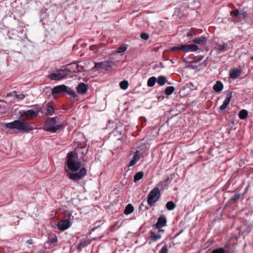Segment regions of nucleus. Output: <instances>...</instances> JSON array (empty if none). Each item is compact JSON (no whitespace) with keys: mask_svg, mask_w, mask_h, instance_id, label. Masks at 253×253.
I'll use <instances>...</instances> for the list:
<instances>
[{"mask_svg":"<svg viewBox=\"0 0 253 253\" xmlns=\"http://www.w3.org/2000/svg\"><path fill=\"white\" fill-rule=\"evenodd\" d=\"M63 126L62 124L56 121V118L53 117L49 119L46 124L43 126V128L46 131L55 133Z\"/></svg>","mask_w":253,"mask_h":253,"instance_id":"obj_3","label":"nucleus"},{"mask_svg":"<svg viewBox=\"0 0 253 253\" xmlns=\"http://www.w3.org/2000/svg\"><path fill=\"white\" fill-rule=\"evenodd\" d=\"M4 126L6 128L16 129L20 132L27 131L33 129V126L30 124L25 122L23 119L4 123Z\"/></svg>","mask_w":253,"mask_h":253,"instance_id":"obj_2","label":"nucleus"},{"mask_svg":"<svg viewBox=\"0 0 253 253\" xmlns=\"http://www.w3.org/2000/svg\"><path fill=\"white\" fill-rule=\"evenodd\" d=\"M120 60L114 61V58H111L108 61L96 63L94 68L98 70H103L105 71H110L113 66L116 65Z\"/></svg>","mask_w":253,"mask_h":253,"instance_id":"obj_4","label":"nucleus"},{"mask_svg":"<svg viewBox=\"0 0 253 253\" xmlns=\"http://www.w3.org/2000/svg\"><path fill=\"white\" fill-rule=\"evenodd\" d=\"M128 86V83L127 81L125 80L123 81H122L120 83V86L121 89L123 90H126Z\"/></svg>","mask_w":253,"mask_h":253,"instance_id":"obj_29","label":"nucleus"},{"mask_svg":"<svg viewBox=\"0 0 253 253\" xmlns=\"http://www.w3.org/2000/svg\"><path fill=\"white\" fill-rule=\"evenodd\" d=\"M65 92L74 98L77 97V94L75 91L73 89H71L68 86H67V89L66 90Z\"/></svg>","mask_w":253,"mask_h":253,"instance_id":"obj_30","label":"nucleus"},{"mask_svg":"<svg viewBox=\"0 0 253 253\" xmlns=\"http://www.w3.org/2000/svg\"><path fill=\"white\" fill-rule=\"evenodd\" d=\"M161 193L158 188H155L148 196L147 202L149 206H152L160 198Z\"/></svg>","mask_w":253,"mask_h":253,"instance_id":"obj_6","label":"nucleus"},{"mask_svg":"<svg viewBox=\"0 0 253 253\" xmlns=\"http://www.w3.org/2000/svg\"><path fill=\"white\" fill-rule=\"evenodd\" d=\"M166 219L164 216H160L156 224V226L157 228H160L164 227L166 224Z\"/></svg>","mask_w":253,"mask_h":253,"instance_id":"obj_15","label":"nucleus"},{"mask_svg":"<svg viewBox=\"0 0 253 253\" xmlns=\"http://www.w3.org/2000/svg\"><path fill=\"white\" fill-rule=\"evenodd\" d=\"M203 56H196L195 58H194V61L197 62V61H201L203 59Z\"/></svg>","mask_w":253,"mask_h":253,"instance_id":"obj_39","label":"nucleus"},{"mask_svg":"<svg viewBox=\"0 0 253 253\" xmlns=\"http://www.w3.org/2000/svg\"><path fill=\"white\" fill-rule=\"evenodd\" d=\"M214 48L219 52H223L228 49L229 45L227 43H224L223 44L216 43L214 45Z\"/></svg>","mask_w":253,"mask_h":253,"instance_id":"obj_11","label":"nucleus"},{"mask_svg":"<svg viewBox=\"0 0 253 253\" xmlns=\"http://www.w3.org/2000/svg\"><path fill=\"white\" fill-rule=\"evenodd\" d=\"M38 114V112L37 111H35L33 110H29L21 113L20 117L25 121V120H30L36 117Z\"/></svg>","mask_w":253,"mask_h":253,"instance_id":"obj_8","label":"nucleus"},{"mask_svg":"<svg viewBox=\"0 0 253 253\" xmlns=\"http://www.w3.org/2000/svg\"><path fill=\"white\" fill-rule=\"evenodd\" d=\"M10 96V94H6V97H7V96Z\"/></svg>","mask_w":253,"mask_h":253,"instance_id":"obj_45","label":"nucleus"},{"mask_svg":"<svg viewBox=\"0 0 253 253\" xmlns=\"http://www.w3.org/2000/svg\"><path fill=\"white\" fill-rule=\"evenodd\" d=\"M82 149H83V148H82V147L80 148L78 150V151L81 150H82Z\"/></svg>","mask_w":253,"mask_h":253,"instance_id":"obj_43","label":"nucleus"},{"mask_svg":"<svg viewBox=\"0 0 253 253\" xmlns=\"http://www.w3.org/2000/svg\"><path fill=\"white\" fill-rule=\"evenodd\" d=\"M15 97L16 99H17L18 100H22L24 98L25 95L23 94H15Z\"/></svg>","mask_w":253,"mask_h":253,"instance_id":"obj_37","label":"nucleus"},{"mask_svg":"<svg viewBox=\"0 0 253 253\" xmlns=\"http://www.w3.org/2000/svg\"><path fill=\"white\" fill-rule=\"evenodd\" d=\"M166 207L168 210L171 211L175 208V205L173 202L169 201L166 204Z\"/></svg>","mask_w":253,"mask_h":253,"instance_id":"obj_28","label":"nucleus"},{"mask_svg":"<svg viewBox=\"0 0 253 253\" xmlns=\"http://www.w3.org/2000/svg\"><path fill=\"white\" fill-rule=\"evenodd\" d=\"M242 73V70L240 69H233L230 73L231 78L235 79L239 77Z\"/></svg>","mask_w":253,"mask_h":253,"instance_id":"obj_14","label":"nucleus"},{"mask_svg":"<svg viewBox=\"0 0 253 253\" xmlns=\"http://www.w3.org/2000/svg\"><path fill=\"white\" fill-rule=\"evenodd\" d=\"M77 90L79 93L84 94L87 90V86L84 83H80L77 88Z\"/></svg>","mask_w":253,"mask_h":253,"instance_id":"obj_13","label":"nucleus"},{"mask_svg":"<svg viewBox=\"0 0 253 253\" xmlns=\"http://www.w3.org/2000/svg\"><path fill=\"white\" fill-rule=\"evenodd\" d=\"M65 70L67 73H74L81 72L83 70V67L76 63H72L67 65Z\"/></svg>","mask_w":253,"mask_h":253,"instance_id":"obj_9","label":"nucleus"},{"mask_svg":"<svg viewBox=\"0 0 253 253\" xmlns=\"http://www.w3.org/2000/svg\"><path fill=\"white\" fill-rule=\"evenodd\" d=\"M65 216L67 217L66 220L69 221L70 223H71V221H73L74 219V216L72 215V214L70 212H68L66 213Z\"/></svg>","mask_w":253,"mask_h":253,"instance_id":"obj_31","label":"nucleus"},{"mask_svg":"<svg viewBox=\"0 0 253 253\" xmlns=\"http://www.w3.org/2000/svg\"><path fill=\"white\" fill-rule=\"evenodd\" d=\"M161 231H163V230L159 229L157 233L154 232L151 233V237L153 241H156L161 238V235L160 233Z\"/></svg>","mask_w":253,"mask_h":253,"instance_id":"obj_20","label":"nucleus"},{"mask_svg":"<svg viewBox=\"0 0 253 253\" xmlns=\"http://www.w3.org/2000/svg\"><path fill=\"white\" fill-rule=\"evenodd\" d=\"M65 171L67 176L73 181H78L84 178L86 174L87 170L82 168V163L76 152L71 151L67 154Z\"/></svg>","mask_w":253,"mask_h":253,"instance_id":"obj_1","label":"nucleus"},{"mask_svg":"<svg viewBox=\"0 0 253 253\" xmlns=\"http://www.w3.org/2000/svg\"><path fill=\"white\" fill-rule=\"evenodd\" d=\"M141 38L144 40H147L149 38V35L145 33H143L140 35Z\"/></svg>","mask_w":253,"mask_h":253,"instance_id":"obj_35","label":"nucleus"},{"mask_svg":"<svg viewBox=\"0 0 253 253\" xmlns=\"http://www.w3.org/2000/svg\"><path fill=\"white\" fill-rule=\"evenodd\" d=\"M47 112L49 115H52L54 114L55 110L52 106L50 105L47 108Z\"/></svg>","mask_w":253,"mask_h":253,"instance_id":"obj_32","label":"nucleus"},{"mask_svg":"<svg viewBox=\"0 0 253 253\" xmlns=\"http://www.w3.org/2000/svg\"><path fill=\"white\" fill-rule=\"evenodd\" d=\"M239 14V11L238 10H235L234 11H232L230 12V15L232 16H236Z\"/></svg>","mask_w":253,"mask_h":253,"instance_id":"obj_38","label":"nucleus"},{"mask_svg":"<svg viewBox=\"0 0 253 253\" xmlns=\"http://www.w3.org/2000/svg\"><path fill=\"white\" fill-rule=\"evenodd\" d=\"M67 89V86L64 84L57 85L53 88L52 93L53 94H55L62 92H65Z\"/></svg>","mask_w":253,"mask_h":253,"instance_id":"obj_12","label":"nucleus"},{"mask_svg":"<svg viewBox=\"0 0 253 253\" xmlns=\"http://www.w3.org/2000/svg\"><path fill=\"white\" fill-rule=\"evenodd\" d=\"M232 97V93L231 92H229L227 93L226 98L223 101V103L226 104V105L228 106L229 104L231 98Z\"/></svg>","mask_w":253,"mask_h":253,"instance_id":"obj_24","label":"nucleus"},{"mask_svg":"<svg viewBox=\"0 0 253 253\" xmlns=\"http://www.w3.org/2000/svg\"><path fill=\"white\" fill-rule=\"evenodd\" d=\"M251 59L252 60H253V55L251 57Z\"/></svg>","mask_w":253,"mask_h":253,"instance_id":"obj_44","label":"nucleus"},{"mask_svg":"<svg viewBox=\"0 0 253 253\" xmlns=\"http://www.w3.org/2000/svg\"><path fill=\"white\" fill-rule=\"evenodd\" d=\"M57 242V238L55 237V238H53L52 239V242H55L56 243Z\"/></svg>","mask_w":253,"mask_h":253,"instance_id":"obj_41","label":"nucleus"},{"mask_svg":"<svg viewBox=\"0 0 253 253\" xmlns=\"http://www.w3.org/2000/svg\"><path fill=\"white\" fill-rule=\"evenodd\" d=\"M223 88V85L220 81H217L213 85V89L216 92H220Z\"/></svg>","mask_w":253,"mask_h":253,"instance_id":"obj_19","label":"nucleus"},{"mask_svg":"<svg viewBox=\"0 0 253 253\" xmlns=\"http://www.w3.org/2000/svg\"><path fill=\"white\" fill-rule=\"evenodd\" d=\"M68 76L65 70H58L50 74L48 78L51 80L58 81L66 78Z\"/></svg>","mask_w":253,"mask_h":253,"instance_id":"obj_7","label":"nucleus"},{"mask_svg":"<svg viewBox=\"0 0 253 253\" xmlns=\"http://www.w3.org/2000/svg\"><path fill=\"white\" fill-rule=\"evenodd\" d=\"M195 35L196 34L195 32H194L192 30H190L187 32V37L188 38H191Z\"/></svg>","mask_w":253,"mask_h":253,"instance_id":"obj_36","label":"nucleus"},{"mask_svg":"<svg viewBox=\"0 0 253 253\" xmlns=\"http://www.w3.org/2000/svg\"><path fill=\"white\" fill-rule=\"evenodd\" d=\"M127 45L126 44H122L117 48L116 50L114 52V54L117 53L123 55L127 50Z\"/></svg>","mask_w":253,"mask_h":253,"instance_id":"obj_18","label":"nucleus"},{"mask_svg":"<svg viewBox=\"0 0 253 253\" xmlns=\"http://www.w3.org/2000/svg\"><path fill=\"white\" fill-rule=\"evenodd\" d=\"M133 211V207L131 204H129L126 206L125 209L124 213L126 215H128L131 213Z\"/></svg>","mask_w":253,"mask_h":253,"instance_id":"obj_21","label":"nucleus"},{"mask_svg":"<svg viewBox=\"0 0 253 253\" xmlns=\"http://www.w3.org/2000/svg\"><path fill=\"white\" fill-rule=\"evenodd\" d=\"M248 115V112L247 110L243 109L239 113V117L240 119H245Z\"/></svg>","mask_w":253,"mask_h":253,"instance_id":"obj_22","label":"nucleus"},{"mask_svg":"<svg viewBox=\"0 0 253 253\" xmlns=\"http://www.w3.org/2000/svg\"><path fill=\"white\" fill-rule=\"evenodd\" d=\"M227 106L226 105V104L223 103V104L220 106V109L221 110H223L227 107Z\"/></svg>","mask_w":253,"mask_h":253,"instance_id":"obj_40","label":"nucleus"},{"mask_svg":"<svg viewBox=\"0 0 253 253\" xmlns=\"http://www.w3.org/2000/svg\"><path fill=\"white\" fill-rule=\"evenodd\" d=\"M198 46L194 44L178 45L169 48L171 51L181 50L185 52H194L198 50Z\"/></svg>","mask_w":253,"mask_h":253,"instance_id":"obj_5","label":"nucleus"},{"mask_svg":"<svg viewBox=\"0 0 253 253\" xmlns=\"http://www.w3.org/2000/svg\"><path fill=\"white\" fill-rule=\"evenodd\" d=\"M140 159L139 152L138 151H136L134 155L133 156L132 159L130 161L129 167H131L134 165Z\"/></svg>","mask_w":253,"mask_h":253,"instance_id":"obj_16","label":"nucleus"},{"mask_svg":"<svg viewBox=\"0 0 253 253\" xmlns=\"http://www.w3.org/2000/svg\"><path fill=\"white\" fill-rule=\"evenodd\" d=\"M156 82V78L155 77L150 78L147 82V85L149 87L153 86Z\"/></svg>","mask_w":253,"mask_h":253,"instance_id":"obj_25","label":"nucleus"},{"mask_svg":"<svg viewBox=\"0 0 253 253\" xmlns=\"http://www.w3.org/2000/svg\"><path fill=\"white\" fill-rule=\"evenodd\" d=\"M168 250L167 245L164 246L162 249L160 250L159 253H168Z\"/></svg>","mask_w":253,"mask_h":253,"instance_id":"obj_34","label":"nucleus"},{"mask_svg":"<svg viewBox=\"0 0 253 253\" xmlns=\"http://www.w3.org/2000/svg\"><path fill=\"white\" fill-rule=\"evenodd\" d=\"M211 253H225V251L223 248H218L214 250Z\"/></svg>","mask_w":253,"mask_h":253,"instance_id":"obj_33","label":"nucleus"},{"mask_svg":"<svg viewBox=\"0 0 253 253\" xmlns=\"http://www.w3.org/2000/svg\"><path fill=\"white\" fill-rule=\"evenodd\" d=\"M193 42L196 44L204 45L206 43L207 40L205 37H200L193 39Z\"/></svg>","mask_w":253,"mask_h":253,"instance_id":"obj_17","label":"nucleus"},{"mask_svg":"<svg viewBox=\"0 0 253 253\" xmlns=\"http://www.w3.org/2000/svg\"><path fill=\"white\" fill-rule=\"evenodd\" d=\"M144 176L143 172L139 171L137 172L134 176V182H137L139 180L141 179Z\"/></svg>","mask_w":253,"mask_h":253,"instance_id":"obj_23","label":"nucleus"},{"mask_svg":"<svg viewBox=\"0 0 253 253\" xmlns=\"http://www.w3.org/2000/svg\"><path fill=\"white\" fill-rule=\"evenodd\" d=\"M174 89V87L172 86H168L166 88L165 93L167 95H170L173 92Z\"/></svg>","mask_w":253,"mask_h":253,"instance_id":"obj_27","label":"nucleus"},{"mask_svg":"<svg viewBox=\"0 0 253 253\" xmlns=\"http://www.w3.org/2000/svg\"><path fill=\"white\" fill-rule=\"evenodd\" d=\"M166 83V78L164 76H159L157 80V83L160 85H163Z\"/></svg>","mask_w":253,"mask_h":253,"instance_id":"obj_26","label":"nucleus"},{"mask_svg":"<svg viewBox=\"0 0 253 253\" xmlns=\"http://www.w3.org/2000/svg\"><path fill=\"white\" fill-rule=\"evenodd\" d=\"M208 59H209V57H207L206 58V60H205V61H204V63H206V62L208 60Z\"/></svg>","mask_w":253,"mask_h":253,"instance_id":"obj_42","label":"nucleus"},{"mask_svg":"<svg viewBox=\"0 0 253 253\" xmlns=\"http://www.w3.org/2000/svg\"><path fill=\"white\" fill-rule=\"evenodd\" d=\"M71 225L70 221L66 220H63L59 222L57 224V227L59 230L64 231L67 229Z\"/></svg>","mask_w":253,"mask_h":253,"instance_id":"obj_10","label":"nucleus"}]
</instances>
